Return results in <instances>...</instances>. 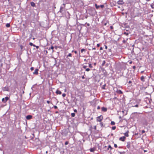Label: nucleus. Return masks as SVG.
<instances>
[{"mask_svg":"<svg viewBox=\"0 0 154 154\" xmlns=\"http://www.w3.org/2000/svg\"><path fill=\"white\" fill-rule=\"evenodd\" d=\"M65 4L64 3L62 5L60 6V11H59L58 12H60L61 13L63 16V9L65 8Z\"/></svg>","mask_w":154,"mask_h":154,"instance_id":"obj_1","label":"nucleus"},{"mask_svg":"<svg viewBox=\"0 0 154 154\" xmlns=\"http://www.w3.org/2000/svg\"><path fill=\"white\" fill-rule=\"evenodd\" d=\"M2 90L3 91H9V88L8 86H6L5 87H3L2 88Z\"/></svg>","mask_w":154,"mask_h":154,"instance_id":"obj_2","label":"nucleus"},{"mask_svg":"<svg viewBox=\"0 0 154 154\" xmlns=\"http://www.w3.org/2000/svg\"><path fill=\"white\" fill-rule=\"evenodd\" d=\"M103 119V116L102 115H100V116L97 117V121L101 122V121Z\"/></svg>","mask_w":154,"mask_h":154,"instance_id":"obj_3","label":"nucleus"},{"mask_svg":"<svg viewBox=\"0 0 154 154\" xmlns=\"http://www.w3.org/2000/svg\"><path fill=\"white\" fill-rule=\"evenodd\" d=\"M65 17L67 19L70 18V14L68 11L66 12L65 13Z\"/></svg>","mask_w":154,"mask_h":154,"instance_id":"obj_4","label":"nucleus"},{"mask_svg":"<svg viewBox=\"0 0 154 154\" xmlns=\"http://www.w3.org/2000/svg\"><path fill=\"white\" fill-rule=\"evenodd\" d=\"M9 99V97H6L5 98H3L2 99V101L4 103H5Z\"/></svg>","mask_w":154,"mask_h":154,"instance_id":"obj_5","label":"nucleus"},{"mask_svg":"<svg viewBox=\"0 0 154 154\" xmlns=\"http://www.w3.org/2000/svg\"><path fill=\"white\" fill-rule=\"evenodd\" d=\"M117 3L119 5H122L124 3L123 0H119L117 2Z\"/></svg>","mask_w":154,"mask_h":154,"instance_id":"obj_6","label":"nucleus"},{"mask_svg":"<svg viewBox=\"0 0 154 154\" xmlns=\"http://www.w3.org/2000/svg\"><path fill=\"white\" fill-rule=\"evenodd\" d=\"M125 138L126 137L125 136H123L120 137L119 138V140L122 141H124Z\"/></svg>","mask_w":154,"mask_h":154,"instance_id":"obj_7","label":"nucleus"},{"mask_svg":"<svg viewBox=\"0 0 154 154\" xmlns=\"http://www.w3.org/2000/svg\"><path fill=\"white\" fill-rule=\"evenodd\" d=\"M38 69H36L35 70L34 72L33 73V74L38 75Z\"/></svg>","mask_w":154,"mask_h":154,"instance_id":"obj_8","label":"nucleus"},{"mask_svg":"<svg viewBox=\"0 0 154 154\" xmlns=\"http://www.w3.org/2000/svg\"><path fill=\"white\" fill-rule=\"evenodd\" d=\"M32 116L31 115H28L26 116V118L27 120H29L32 119Z\"/></svg>","mask_w":154,"mask_h":154,"instance_id":"obj_9","label":"nucleus"},{"mask_svg":"<svg viewBox=\"0 0 154 154\" xmlns=\"http://www.w3.org/2000/svg\"><path fill=\"white\" fill-rule=\"evenodd\" d=\"M101 111L103 112H106L107 111V109L106 107H103L101 108Z\"/></svg>","mask_w":154,"mask_h":154,"instance_id":"obj_10","label":"nucleus"},{"mask_svg":"<svg viewBox=\"0 0 154 154\" xmlns=\"http://www.w3.org/2000/svg\"><path fill=\"white\" fill-rule=\"evenodd\" d=\"M127 145L126 146L128 148L130 149L131 148V143L130 142H128L127 143Z\"/></svg>","mask_w":154,"mask_h":154,"instance_id":"obj_11","label":"nucleus"},{"mask_svg":"<svg viewBox=\"0 0 154 154\" xmlns=\"http://www.w3.org/2000/svg\"><path fill=\"white\" fill-rule=\"evenodd\" d=\"M56 93L57 94H61L62 93V92L58 90V89H57L56 91Z\"/></svg>","mask_w":154,"mask_h":154,"instance_id":"obj_12","label":"nucleus"},{"mask_svg":"<svg viewBox=\"0 0 154 154\" xmlns=\"http://www.w3.org/2000/svg\"><path fill=\"white\" fill-rule=\"evenodd\" d=\"M140 80L143 82H145L144 77L143 76H142L140 77Z\"/></svg>","mask_w":154,"mask_h":154,"instance_id":"obj_13","label":"nucleus"},{"mask_svg":"<svg viewBox=\"0 0 154 154\" xmlns=\"http://www.w3.org/2000/svg\"><path fill=\"white\" fill-rule=\"evenodd\" d=\"M31 5L33 7H35V4L33 2H31L30 3Z\"/></svg>","mask_w":154,"mask_h":154,"instance_id":"obj_14","label":"nucleus"},{"mask_svg":"<svg viewBox=\"0 0 154 154\" xmlns=\"http://www.w3.org/2000/svg\"><path fill=\"white\" fill-rule=\"evenodd\" d=\"M128 131H127L126 133H125L124 134L127 137H128L129 136V135H128Z\"/></svg>","mask_w":154,"mask_h":154,"instance_id":"obj_15","label":"nucleus"},{"mask_svg":"<svg viewBox=\"0 0 154 154\" xmlns=\"http://www.w3.org/2000/svg\"><path fill=\"white\" fill-rule=\"evenodd\" d=\"M100 126H101V127H102V128H103V127H105V125H104L103 124V123L101 122L100 123Z\"/></svg>","mask_w":154,"mask_h":154,"instance_id":"obj_16","label":"nucleus"},{"mask_svg":"<svg viewBox=\"0 0 154 154\" xmlns=\"http://www.w3.org/2000/svg\"><path fill=\"white\" fill-rule=\"evenodd\" d=\"M90 150L91 152H94L95 151V148H91Z\"/></svg>","mask_w":154,"mask_h":154,"instance_id":"obj_17","label":"nucleus"},{"mask_svg":"<svg viewBox=\"0 0 154 154\" xmlns=\"http://www.w3.org/2000/svg\"><path fill=\"white\" fill-rule=\"evenodd\" d=\"M105 63H106V61L105 60L103 61L102 63L101 64L102 66H103L104 65V64H105Z\"/></svg>","mask_w":154,"mask_h":154,"instance_id":"obj_18","label":"nucleus"},{"mask_svg":"<svg viewBox=\"0 0 154 154\" xmlns=\"http://www.w3.org/2000/svg\"><path fill=\"white\" fill-rule=\"evenodd\" d=\"M95 6L97 9H98L100 7L99 5H98L96 4H95Z\"/></svg>","mask_w":154,"mask_h":154,"instance_id":"obj_19","label":"nucleus"},{"mask_svg":"<svg viewBox=\"0 0 154 154\" xmlns=\"http://www.w3.org/2000/svg\"><path fill=\"white\" fill-rule=\"evenodd\" d=\"M106 151H108L109 150V148L108 147H107V146H105L104 147V149H106Z\"/></svg>","mask_w":154,"mask_h":154,"instance_id":"obj_20","label":"nucleus"},{"mask_svg":"<svg viewBox=\"0 0 154 154\" xmlns=\"http://www.w3.org/2000/svg\"><path fill=\"white\" fill-rule=\"evenodd\" d=\"M6 26L7 27H9L10 26V25L9 23H8L6 24Z\"/></svg>","mask_w":154,"mask_h":154,"instance_id":"obj_21","label":"nucleus"},{"mask_svg":"<svg viewBox=\"0 0 154 154\" xmlns=\"http://www.w3.org/2000/svg\"><path fill=\"white\" fill-rule=\"evenodd\" d=\"M117 93L119 94H122V91L121 90H119L118 91Z\"/></svg>","mask_w":154,"mask_h":154,"instance_id":"obj_22","label":"nucleus"},{"mask_svg":"<svg viewBox=\"0 0 154 154\" xmlns=\"http://www.w3.org/2000/svg\"><path fill=\"white\" fill-rule=\"evenodd\" d=\"M29 45L31 46H33L34 47H35V45L33 44L31 42H30L29 43Z\"/></svg>","mask_w":154,"mask_h":154,"instance_id":"obj_23","label":"nucleus"},{"mask_svg":"<svg viewBox=\"0 0 154 154\" xmlns=\"http://www.w3.org/2000/svg\"><path fill=\"white\" fill-rule=\"evenodd\" d=\"M83 51H85V49L83 48L81 49V53H83Z\"/></svg>","mask_w":154,"mask_h":154,"instance_id":"obj_24","label":"nucleus"},{"mask_svg":"<svg viewBox=\"0 0 154 154\" xmlns=\"http://www.w3.org/2000/svg\"><path fill=\"white\" fill-rule=\"evenodd\" d=\"M71 115L72 117H74L75 116V114L74 113H72Z\"/></svg>","mask_w":154,"mask_h":154,"instance_id":"obj_25","label":"nucleus"},{"mask_svg":"<svg viewBox=\"0 0 154 154\" xmlns=\"http://www.w3.org/2000/svg\"><path fill=\"white\" fill-rule=\"evenodd\" d=\"M89 67L91 68H93V66H92L91 64V63H89Z\"/></svg>","mask_w":154,"mask_h":154,"instance_id":"obj_26","label":"nucleus"},{"mask_svg":"<svg viewBox=\"0 0 154 154\" xmlns=\"http://www.w3.org/2000/svg\"><path fill=\"white\" fill-rule=\"evenodd\" d=\"M72 56V54L71 53H69L68 55L66 57L67 58L68 57H71Z\"/></svg>","mask_w":154,"mask_h":154,"instance_id":"obj_27","label":"nucleus"},{"mask_svg":"<svg viewBox=\"0 0 154 154\" xmlns=\"http://www.w3.org/2000/svg\"><path fill=\"white\" fill-rule=\"evenodd\" d=\"M115 124V122L113 121H112L111 122V125H114Z\"/></svg>","mask_w":154,"mask_h":154,"instance_id":"obj_28","label":"nucleus"},{"mask_svg":"<svg viewBox=\"0 0 154 154\" xmlns=\"http://www.w3.org/2000/svg\"><path fill=\"white\" fill-rule=\"evenodd\" d=\"M106 86V84H105L104 85H103V86L102 87V88L103 89H105V87Z\"/></svg>","mask_w":154,"mask_h":154,"instance_id":"obj_29","label":"nucleus"},{"mask_svg":"<svg viewBox=\"0 0 154 154\" xmlns=\"http://www.w3.org/2000/svg\"><path fill=\"white\" fill-rule=\"evenodd\" d=\"M108 147L110 149V150H111L112 149V147L110 145H109Z\"/></svg>","mask_w":154,"mask_h":154,"instance_id":"obj_30","label":"nucleus"},{"mask_svg":"<svg viewBox=\"0 0 154 154\" xmlns=\"http://www.w3.org/2000/svg\"><path fill=\"white\" fill-rule=\"evenodd\" d=\"M138 106H139V105L137 104L134 106H132V107H138Z\"/></svg>","mask_w":154,"mask_h":154,"instance_id":"obj_31","label":"nucleus"},{"mask_svg":"<svg viewBox=\"0 0 154 154\" xmlns=\"http://www.w3.org/2000/svg\"><path fill=\"white\" fill-rule=\"evenodd\" d=\"M116 129V127L115 126H113L112 127V129L113 130H115Z\"/></svg>","mask_w":154,"mask_h":154,"instance_id":"obj_32","label":"nucleus"},{"mask_svg":"<svg viewBox=\"0 0 154 154\" xmlns=\"http://www.w3.org/2000/svg\"><path fill=\"white\" fill-rule=\"evenodd\" d=\"M90 70V69L88 68H87V69H85V70L87 71V72H88Z\"/></svg>","mask_w":154,"mask_h":154,"instance_id":"obj_33","label":"nucleus"},{"mask_svg":"<svg viewBox=\"0 0 154 154\" xmlns=\"http://www.w3.org/2000/svg\"><path fill=\"white\" fill-rule=\"evenodd\" d=\"M100 6V7L102 8H103L104 7V5H101Z\"/></svg>","mask_w":154,"mask_h":154,"instance_id":"obj_34","label":"nucleus"},{"mask_svg":"<svg viewBox=\"0 0 154 154\" xmlns=\"http://www.w3.org/2000/svg\"><path fill=\"white\" fill-rule=\"evenodd\" d=\"M62 96L63 97H64L66 96V94L65 93H63L62 94Z\"/></svg>","mask_w":154,"mask_h":154,"instance_id":"obj_35","label":"nucleus"},{"mask_svg":"<svg viewBox=\"0 0 154 154\" xmlns=\"http://www.w3.org/2000/svg\"><path fill=\"white\" fill-rule=\"evenodd\" d=\"M54 48V47L52 46H51V48H49V49L50 50V49H52V50H53Z\"/></svg>","mask_w":154,"mask_h":154,"instance_id":"obj_36","label":"nucleus"},{"mask_svg":"<svg viewBox=\"0 0 154 154\" xmlns=\"http://www.w3.org/2000/svg\"><path fill=\"white\" fill-rule=\"evenodd\" d=\"M118 152L119 153V154H122V153H124L125 152H122L120 151H118Z\"/></svg>","mask_w":154,"mask_h":154,"instance_id":"obj_37","label":"nucleus"},{"mask_svg":"<svg viewBox=\"0 0 154 154\" xmlns=\"http://www.w3.org/2000/svg\"><path fill=\"white\" fill-rule=\"evenodd\" d=\"M69 143V142L68 141H66L65 143V145H67Z\"/></svg>","mask_w":154,"mask_h":154,"instance_id":"obj_38","label":"nucleus"},{"mask_svg":"<svg viewBox=\"0 0 154 154\" xmlns=\"http://www.w3.org/2000/svg\"><path fill=\"white\" fill-rule=\"evenodd\" d=\"M124 34L125 35H128V32H125L124 33Z\"/></svg>","mask_w":154,"mask_h":154,"instance_id":"obj_39","label":"nucleus"},{"mask_svg":"<svg viewBox=\"0 0 154 154\" xmlns=\"http://www.w3.org/2000/svg\"><path fill=\"white\" fill-rule=\"evenodd\" d=\"M87 67V66H85V65H84L83 66V68L85 69H86V67Z\"/></svg>","mask_w":154,"mask_h":154,"instance_id":"obj_40","label":"nucleus"},{"mask_svg":"<svg viewBox=\"0 0 154 154\" xmlns=\"http://www.w3.org/2000/svg\"><path fill=\"white\" fill-rule=\"evenodd\" d=\"M145 132V131L144 130H142L141 132L142 134H143Z\"/></svg>","mask_w":154,"mask_h":154,"instance_id":"obj_41","label":"nucleus"},{"mask_svg":"<svg viewBox=\"0 0 154 154\" xmlns=\"http://www.w3.org/2000/svg\"><path fill=\"white\" fill-rule=\"evenodd\" d=\"M30 69L31 71H32L34 69V68L33 67H31L30 68Z\"/></svg>","mask_w":154,"mask_h":154,"instance_id":"obj_42","label":"nucleus"},{"mask_svg":"<svg viewBox=\"0 0 154 154\" xmlns=\"http://www.w3.org/2000/svg\"><path fill=\"white\" fill-rule=\"evenodd\" d=\"M133 69H134V70H135V69H136V66H133Z\"/></svg>","mask_w":154,"mask_h":154,"instance_id":"obj_43","label":"nucleus"},{"mask_svg":"<svg viewBox=\"0 0 154 154\" xmlns=\"http://www.w3.org/2000/svg\"><path fill=\"white\" fill-rule=\"evenodd\" d=\"M114 147H115V148H117V144H114Z\"/></svg>","mask_w":154,"mask_h":154,"instance_id":"obj_44","label":"nucleus"},{"mask_svg":"<svg viewBox=\"0 0 154 154\" xmlns=\"http://www.w3.org/2000/svg\"><path fill=\"white\" fill-rule=\"evenodd\" d=\"M74 112H76V113L77 112V110L76 109H74Z\"/></svg>","mask_w":154,"mask_h":154,"instance_id":"obj_45","label":"nucleus"},{"mask_svg":"<svg viewBox=\"0 0 154 154\" xmlns=\"http://www.w3.org/2000/svg\"><path fill=\"white\" fill-rule=\"evenodd\" d=\"M100 44H97V47H100Z\"/></svg>","mask_w":154,"mask_h":154,"instance_id":"obj_46","label":"nucleus"},{"mask_svg":"<svg viewBox=\"0 0 154 154\" xmlns=\"http://www.w3.org/2000/svg\"><path fill=\"white\" fill-rule=\"evenodd\" d=\"M44 52H45V53L46 54H47L48 53L47 50H45Z\"/></svg>","mask_w":154,"mask_h":154,"instance_id":"obj_47","label":"nucleus"},{"mask_svg":"<svg viewBox=\"0 0 154 154\" xmlns=\"http://www.w3.org/2000/svg\"><path fill=\"white\" fill-rule=\"evenodd\" d=\"M110 29H113V27L112 26H110Z\"/></svg>","mask_w":154,"mask_h":154,"instance_id":"obj_48","label":"nucleus"},{"mask_svg":"<svg viewBox=\"0 0 154 154\" xmlns=\"http://www.w3.org/2000/svg\"><path fill=\"white\" fill-rule=\"evenodd\" d=\"M128 82L129 84H131L132 83V82L131 81H129Z\"/></svg>","mask_w":154,"mask_h":154,"instance_id":"obj_49","label":"nucleus"},{"mask_svg":"<svg viewBox=\"0 0 154 154\" xmlns=\"http://www.w3.org/2000/svg\"><path fill=\"white\" fill-rule=\"evenodd\" d=\"M54 108L55 109H57V106H54Z\"/></svg>","mask_w":154,"mask_h":154,"instance_id":"obj_50","label":"nucleus"},{"mask_svg":"<svg viewBox=\"0 0 154 154\" xmlns=\"http://www.w3.org/2000/svg\"><path fill=\"white\" fill-rule=\"evenodd\" d=\"M100 109V106H98L97 107V109Z\"/></svg>","mask_w":154,"mask_h":154,"instance_id":"obj_51","label":"nucleus"},{"mask_svg":"<svg viewBox=\"0 0 154 154\" xmlns=\"http://www.w3.org/2000/svg\"><path fill=\"white\" fill-rule=\"evenodd\" d=\"M122 42L123 43H125L126 42V41L125 40H124L122 41Z\"/></svg>","mask_w":154,"mask_h":154,"instance_id":"obj_52","label":"nucleus"},{"mask_svg":"<svg viewBox=\"0 0 154 154\" xmlns=\"http://www.w3.org/2000/svg\"><path fill=\"white\" fill-rule=\"evenodd\" d=\"M35 47H36V49H38L39 48V46H36L35 45Z\"/></svg>","mask_w":154,"mask_h":154,"instance_id":"obj_53","label":"nucleus"},{"mask_svg":"<svg viewBox=\"0 0 154 154\" xmlns=\"http://www.w3.org/2000/svg\"><path fill=\"white\" fill-rule=\"evenodd\" d=\"M94 129L95 130H96V126H94Z\"/></svg>","mask_w":154,"mask_h":154,"instance_id":"obj_54","label":"nucleus"},{"mask_svg":"<svg viewBox=\"0 0 154 154\" xmlns=\"http://www.w3.org/2000/svg\"><path fill=\"white\" fill-rule=\"evenodd\" d=\"M47 103H48L49 104V103H50V101H48V100H47Z\"/></svg>","mask_w":154,"mask_h":154,"instance_id":"obj_55","label":"nucleus"},{"mask_svg":"<svg viewBox=\"0 0 154 154\" xmlns=\"http://www.w3.org/2000/svg\"><path fill=\"white\" fill-rule=\"evenodd\" d=\"M105 48L107 49V47L106 45H105Z\"/></svg>","mask_w":154,"mask_h":154,"instance_id":"obj_56","label":"nucleus"},{"mask_svg":"<svg viewBox=\"0 0 154 154\" xmlns=\"http://www.w3.org/2000/svg\"><path fill=\"white\" fill-rule=\"evenodd\" d=\"M103 49V48L102 47H100V50H101Z\"/></svg>","mask_w":154,"mask_h":154,"instance_id":"obj_57","label":"nucleus"},{"mask_svg":"<svg viewBox=\"0 0 154 154\" xmlns=\"http://www.w3.org/2000/svg\"><path fill=\"white\" fill-rule=\"evenodd\" d=\"M82 78L83 79H85V77L84 76H83L82 77Z\"/></svg>","mask_w":154,"mask_h":154,"instance_id":"obj_58","label":"nucleus"},{"mask_svg":"<svg viewBox=\"0 0 154 154\" xmlns=\"http://www.w3.org/2000/svg\"><path fill=\"white\" fill-rule=\"evenodd\" d=\"M151 8H153V9H154V8L153 7V5H151Z\"/></svg>","mask_w":154,"mask_h":154,"instance_id":"obj_59","label":"nucleus"},{"mask_svg":"<svg viewBox=\"0 0 154 154\" xmlns=\"http://www.w3.org/2000/svg\"><path fill=\"white\" fill-rule=\"evenodd\" d=\"M74 52L75 54H76L77 53V51H74Z\"/></svg>","mask_w":154,"mask_h":154,"instance_id":"obj_60","label":"nucleus"},{"mask_svg":"<svg viewBox=\"0 0 154 154\" xmlns=\"http://www.w3.org/2000/svg\"><path fill=\"white\" fill-rule=\"evenodd\" d=\"M92 49L93 50H94L96 49V48H92Z\"/></svg>","mask_w":154,"mask_h":154,"instance_id":"obj_61","label":"nucleus"},{"mask_svg":"<svg viewBox=\"0 0 154 154\" xmlns=\"http://www.w3.org/2000/svg\"><path fill=\"white\" fill-rule=\"evenodd\" d=\"M144 72V71H142L140 73H141L142 74Z\"/></svg>","mask_w":154,"mask_h":154,"instance_id":"obj_62","label":"nucleus"},{"mask_svg":"<svg viewBox=\"0 0 154 154\" xmlns=\"http://www.w3.org/2000/svg\"><path fill=\"white\" fill-rule=\"evenodd\" d=\"M104 26H106V23H105L104 24Z\"/></svg>","mask_w":154,"mask_h":154,"instance_id":"obj_63","label":"nucleus"},{"mask_svg":"<svg viewBox=\"0 0 154 154\" xmlns=\"http://www.w3.org/2000/svg\"><path fill=\"white\" fill-rule=\"evenodd\" d=\"M87 26H89V25H90V24H89V23H87Z\"/></svg>","mask_w":154,"mask_h":154,"instance_id":"obj_64","label":"nucleus"}]
</instances>
